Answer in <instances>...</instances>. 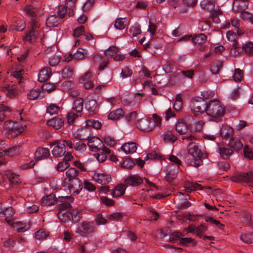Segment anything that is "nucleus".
Wrapping results in <instances>:
<instances>
[{
  "mask_svg": "<svg viewBox=\"0 0 253 253\" xmlns=\"http://www.w3.org/2000/svg\"><path fill=\"white\" fill-rule=\"evenodd\" d=\"M240 17L243 20L248 21L253 24V14L247 11L241 12Z\"/></svg>",
  "mask_w": 253,
  "mask_h": 253,
  "instance_id": "obj_41",
  "label": "nucleus"
},
{
  "mask_svg": "<svg viewBox=\"0 0 253 253\" xmlns=\"http://www.w3.org/2000/svg\"><path fill=\"white\" fill-rule=\"evenodd\" d=\"M98 151V153L95 156L99 163L104 162L106 160L107 155L111 153L110 150L104 145Z\"/></svg>",
  "mask_w": 253,
  "mask_h": 253,
  "instance_id": "obj_14",
  "label": "nucleus"
},
{
  "mask_svg": "<svg viewBox=\"0 0 253 253\" xmlns=\"http://www.w3.org/2000/svg\"><path fill=\"white\" fill-rule=\"evenodd\" d=\"M121 149L126 154H131L136 152L137 147L136 144L134 142H129L123 144Z\"/></svg>",
  "mask_w": 253,
  "mask_h": 253,
  "instance_id": "obj_26",
  "label": "nucleus"
},
{
  "mask_svg": "<svg viewBox=\"0 0 253 253\" xmlns=\"http://www.w3.org/2000/svg\"><path fill=\"white\" fill-rule=\"evenodd\" d=\"M84 100L82 98H77L74 101L72 109L77 113H80L83 109Z\"/></svg>",
  "mask_w": 253,
  "mask_h": 253,
  "instance_id": "obj_29",
  "label": "nucleus"
},
{
  "mask_svg": "<svg viewBox=\"0 0 253 253\" xmlns=\"http://www.w3.org/2000/svg\"><path fill=\"white\" fill-rule=\"evenodd\" d=\"M218 152L220 156L224 159H227L233 154L232 149L222 144L218 145Z\"/></svg>",
  "mask_w": 253,
  "mask_h": 253,
  "instance_id": "obj_17",
  "label": "nucleus"
},
{
  "mask_svg": "<svg viewBox=\"0 0 253 253\" xmlns=\"http://www.w3.org/2000/svg\"><path fill=\"white\" fill-rule=\"evenodd\" d=\"M240 239L247 244L253 243V233L242 234L240 236Z\"/></svg>",
  "mask_w": 253,
  "mask_h": 253,
  "instance_id": "obj_51",
  "label": "nucleus"
},
{
  "mask_svg": "<svg viewBox=\"0 0 253 253\" xmlns=\"http://www.w3.org/2000/svg\"><path fill=\"white\" fill-rule=\"evenodd\" d=\"M143 183V179L137 174H131L124 181V183L127 187L129 186H137Z\"/></svg>",
  "mask_w": 253,
  "mask_h": 253,
  "instance_id": "obj_8",
  "label": "nucleus"
},
{
  "mask_svg": "<svg viewBox=\"0 0 253 253\" xmlns=\"http://www.w3.org/2000/svg\"><path fill=\"white\" fill-rule=\"evenodd\" d=\"M233 134V128L229 126H225L220 129V135L223 137H230Z\"/></svg>",
  "mask_w": 253,
  "mask_h": 253,
  "instance_id": "obj_32",
  "label": "nucleus"
},
{
  "mask_svg": "<svg viewBox=\"0 0 253 253\" xmlns=\"http://www.w3.org/2000/svg\"><path fill=\"white\" fill-rule=\"evenodd\" d=\"M86 107L88 109V111L93 112L97 107L96 101L94 99H91L89 100L85 104Z\"/></svg>",
  "mask_w": 253,
  "mask_h": 253,
  "instance_id": "obj_54",
  "label": "nucleus"
},
{
  "mask_svg": "<svg viewBox=\"0 0 253 253\" xmlns=\"http://www.w3.org/2000/svg\"><path fill=\"white\" fill-rule=\"evenodd\" d=\"M92 178L96 182L102 185L107 184L111 180V175L104 172H95L94 173Z\"/></svg>",
  "mask_w": 253,
  "mask_h": 253,
  "instance_id": "obj_7",
  "label": "nucleus"
},
{
  "mask_svg": "<svg viewBox=\"0 0 253 253\" xmlns=\"http://www.w3.org/2000/svg\"><path fill=\"white\" fill-rule=\"evenodd\" d=\"M59 111V107L54 104H50L46 109V113L49 114L50 115L57 114Z\"/></svg>",
  "mask_w": 253,
  "mask_h": 253,
  "instance_id": "obj_46",
  "label": "nucleus"
},
{
  "mask_svg": "<svg viewBox=\"0 0 253 253\" xmlns=\"http://www.w3.org/2000/svg\"><path fill=\"white\" fill-rule=\"evenodd\" d=\"M4 174L12 184H17L20 181L19 175L12 172L10 170H5Z\"/></svg>",
  "mask_w": 253,
  "mask_h": 253,
  "instance_id": "obj_30",
  "label": "nucleus"
},
{
  "mask_svg": "<svg viewBox=\"0 0 253 253\" xmlns=\"http://www.w3.org/2000/svg\"><path fill=\"white\" fill-rule=\"evenodd\" d=\"M207 114L215 122H220L225 114V109L221 103L216 99L210 100L205 106Z\"/></svg>",
  "mask_w": 253,
  "mask_h": 253,
  "instance_id": "obj_2",
  "label": "nucleus"
},
{
  "mask_svg": "<svg viewBox=\"0 0 253 253\" xmlns=\"http://www.w3.org/2000/svg\"><path fill=\"white\" fill-rule=\"evenodd\" d=\"M4 127L11 137H15L20 135L25 130V126L17 122L7 121L4 122Z\"/></svg>",
  "mask_w": 253,
  "mask_h": 253,
  "instance_id": "obj_5",
  "label": "nucleus"
},
{
  "mask_svg": "<svg viewBox=\"0 0 253 253\" xmlns=\"http://www.w3.org/2000/svg\"><path fill=\"white\" fill-rule=\"evenodd\" d=\"M161 119L154 114L153 118H143L138 120L136 123L137 127L144 132H150L154 130L156 126H160Z\"/></svg>",
  "mask_w": 253,
  "mask_h": 253,
  "instance_id": "obj_4",
  "label": "nucleus"
},
{
  "mask_svg": "<svg viewBox=\"0 0 253 253\" xmlns=\"http://www.w3.org/2000/svg\"><path fill=\"white\" fill-rule=\"evenodd\" d=\"M73 148L77 152L82 153L84 152L86 149V146L85 144L82 141H78L74 144Z\"/></svg>",
  "mask_w": 253,
  "mask_h": 253,
  "instance_id": "obj_49",
  "label": "nucleus"
},
{
  "mask_svg": "<svg viewBox=\"0 0 253 253\" xmlns=\"http://www.w3.org/2000/svg\"><path fill=\"white\" fill-rule=\"evenodd\" d=\"M38 33L36 31L30 30L24 37L23 41L25 42H33L36 41L38 37Z\"/></svg>",
  "mask_w": 253,
  "mask_h": 253,
  "instance_id": "obj_31",
  "label": "nucleus"
},
{
  "mask_svg": "<svg viewBox=\"0 0 253 253\" xmlns=\"http://www.w3.org/2000/svg\"><path fill=\"white\" fill-rule=\"evenodd\" d=\"M41 94V90L39 89H31L27 94L28 98L29 100H33L37 99Z\"/></svg>",
  "mask_w": 253,
  "mask_h": 253,
  "instance_id": "obj_44",
  "label": "nucleus"
},
{
  "mask_svg": "<svg viewBox=\"0 0 253 253\" xmlns=\"http://www.w3.org/2000/svg\"><path fill=\"white\" fill-rule=\"evenodd\" d=\"M187 124L183 119L179 120L176 124V130L180 135L185 134L188 131Z\"/></svg>",
  "mask_w": 253,
  "mask_h": 253,
  "instance_id": "obj_22",
  "label": "nucleus"
},
{
  "mask_svg": "<svg viewBox=\"0 0 253 253\" xmlns=\"http://www.w3.org/2000/svg\"><path fill=\"white\" fill-rule=\"evenodd\" d=\"M60 21L58 17L55 15H51L47 19L46 25L48 27H54L58 26Z\"/></svg>",
  "mask_w": 253,
  "mask_h": 253,
  "instance_id": "obj_33",
  "label": "nucleus"
},
{
  "mask_svg": "<svg viewBox=\"0 0 253 253\" xmlns=\"http://www.w3.org/2000/svg\"><path fill=\"white\" fill-rule=\"evenodd\" d=\"M7 222L18 232H24L30 227L29 224L26 222H22L21 221L12 222L9 219L7 220Z\"/></svg>",
  "mask_w": 253,
  "mask_h": 253,
  "instance_id": "obj_10",
  "label": "nucleus"
},
{
  "mask_svg": "<svg viewBox=\"0 0 253 253\" xmlns=\"http://www.w3.org/2000/svg\"><path fill=\"white\" fill-rule=\"evenodd\" d=\"M243 48L245 52L249 54H253V42H249L243 45Z\"/></svg>",
  "mask_w": 253,
  "mask_h": 253,
  "instance_id": "obj_53",
  "label": "nucleus"
},
{
  "mask_svg": "<svg viewBox=\"0 0 253 253\" xmlns=\"http://www.w3.org/2000/svg\"><path fill=\"white\" fill-rule=\"evenodd\" d=\"M124 113L122 108H118L111 111L108 115V119L111 120H116L123 117Z\"/></svg>",
  "mask_w": 253,
  "mask_h": 253,
  "instance_id": "obj_28",
  "label": "nucleus"
},
{
  "mask_svg": "<svg viewBox=\"0 0 253 253\" xmlns=\"http://www.w3.org/2000/svg\"><path fill=\"white\" fill-rule=\"evenodd\" d=\"M130 34L133 37L139 35L141 31L139 25L132 26L129 29Z\"/></svg>",
  "mask_w": 253,
  "mask_h": 253,
  "instance_id": "obj_62",
  "label": "nucleus"
},
{
  "mask_svg": "<svg viewBox=\"0 0 253 253\" xmlns=\"http://www.w3.org/2000/svg\"><path fill=\"white\" fill-rule=\"evenodd\" d=\"M102 144V140L98 137H90L88 139L87 145L92 151H96L100 149Z\"/></svg>",
  "mask_w": 253,
  "mask_h": 253,
  "instance_id": "obj_12",
  "label": "nucleus"
},
{
  "mask_svg": "<svg viewBox=\"0 0 253 253\" xmlns=\"http://www.w3.org/2000/svg\"><path fill=\"white\" fill-rule=\"evenodd\" d=\"M14 26L15 30L22 31L25 28V22L22 19H17L15 21Z\"/></svg>",
  "mask_w": 253,
  "mask_h": 253,
  "instance_id": "obj_52",
  "label": "nucleus"
},
{
  "mask_svg": "<svg viewBox=\"0 0 253 253\" xmlns=\"http://www.w3.org/2000/svg\"><path fill=\"white\" fill-rule=\"evenodd\" d=\"M119 49L117 47L112 46L105 51V54L106 56H111L117 53Z\"/></svg>",
  "mask_w": 253,
  "mask_h": 253,
  "instance_id": "obj_63",
  "label": "nucleus"
},
{
  "mask_svg": "<svg viewBox=\"0 0 253 253\" xmlns=\"http://www.w3.org/2000/svg\"><path fill=\"white\" fill-rule=\"evenodd\" d=\"M65 145L63 144L58 143L54 147L52 153L54 157L58 158L61 157L65 154Z\"/></svg>",
  "mask_w": 253,
  "mask_h": 253,
  "instance_id": "obj_19",
  "label": "nucleus"
},
{
  "mask_svg": "<svg viewBox=\"0 0 253 253\" xmlns=\"http://www.w3.org/2000/svg\"><path fill=\"white\" fill-rule=\"evenodd\" d=\"M11 109L7 106H5L1 104L0 105V121L2 122L4 120L5 118V114L4 112H10Z\"/></svg>",
  "mask_w": 253,
  "mask_h": 253,
  "instance_id": "obj_55",
  "label": "nucleus"
},
{
  "mask_svg": "<svg viewBox=\"0 0 253 253\" xmlns=\"http://www.w3.org/2000/svg\"><path fill=\"white\" fill-rule=\"evenodd\" d=\"M72 197H67L65 198V200L67 199L69 201H65V202L62 203L59 205V209H60V211H59L57 213V216L59 219L61 220H63V219L61 218V215H63L64 211L65 210L69 209L71 208V205L70 204V202L72 201ZM64 213L69 214L70 213H67V212H65Z\"/></svg>",
  "mask_w": 253,
  "mask_h": 253,
  "instance_id": "obj_16",
  "label": "nucleus"
},
{
  "mask_svg": "<svg viewBox=\"0 0 253 253\" xmlns=\"http://www.w3.org/2000/svg\"><path fill=\"white\" fill-rule=\"evenodd\" d=\"M229 145L235 149H241L243 147V144L237 137L231 138L229 142Z\"/></svg>",
  "mask_w": 253,
  "mask_h": 253,
  "instance_id": "obj_35",
  "label": "nucleus"
},
{
  "mask_svg": "<svg viewBox=\"0 0 253 253\" xmlns=\"http://www.w3.org/2000/svg\"><path fill=\"white\" fill-rule=\"evenodd\" d=\"M126 187L125 183L118 185L111 191V194L115 198L121 196L124 194Z\"/></svg>",
  "mask_w": 253,
  "mask_h": 253,
  "instance_id": "obj_23",
  "label": "nucleus"
},
{
  "mask_svg": "<svg viewBox=\"0 0 253 253\" xmlns=\"http://www.w3.org/2000/svg\"><path fill=\"white\" fill-rule=\"evenodd\" d=\"M232 180L236 182H245L251 180V173H243L233 176Z\"/></svg>",
  "mask_w": 253,
  "mask_h": 253,
  "instance_id": "obj_20",
  "label": "nucleus"
},
{
  "mask_svg": "<svg viewBox=\"0 0 253 253\" xmlns=\"http://www.w3.org/2000/svg\"><path fill=\"white\" fill-rule=\"evenodd\" d=\"M132 71L127 67L124 68L121 72V76L123 78L130 77L132 74Z\"/></svg>",
  "mask_w": 253,
  "mask_h": 253,
  "instance_id": "obj_64",
  "label": "nucleus"
},
{
  "mask_svg": "<svg viewBox=\"0 0 253 253\" xmlns=\"http://www.w3.org/2000/svg\"><path fill=\"white\" fill-rule=\"evenodd\" d=\"M244 74L243 71L240 69H236L233 75V80L236 82H241L243 78Z\"/></svg>",
  "mask_w": 253,
  "mask_h": 253,
  "instance_id": "obj_45",
  "label": "nucleus"
},
{
  "mask_svg": "<svg viewBox=\"0 0 253 253\" xmlns=\"http://www.w3.org/2000/svg\"><path fill=\"white\" fill-rule=\"evenodd\" d=\"M184 142H188L187 147V155L185 158V163L190 166L198 168L203 165L201 150L197 144L193 141L197 140L196 136L193 134L182 137Z\"/></svg>",
  "mask_w": 253,
  "mask_h": 253,
  "instance_id": "obj_1",
  "label": "nucleus"
},
{
  "mask_svg": "<svg viewBox=\"0 0 253 253\" xmlns=\"http://www.w3.org/2000/svg\"><path fill=\"white\" fill-rule=\"evenodd\" d=\"M21 92L20 90L15 85H12L11 88L9 89L6 95L9 98H14L16 97Z\"/></svg>",
  "mask_w": 253,
  "mask_h": 253,
  "instance_id": "obj_39",
  "label": "nucleus"
},
{
  "mask_svg": "<svg viewBox=\"0 0 253 253\" xmlns=\"http://www.w3.org/2000/svg\"><path fill=\"white\" fill-rule=\"evenodd\" d=\"M182 105L183 103L181 95L180 94H177L173 104V108L176 111H179L181 109Z\"/></svg>",
  "mask_w": 253,
  "mask_h": 253,
  "instance_id": "obj_48",
  "label": "nucleus"
},
{
  "mask_svg": "<svg viewBox=\"0 0 253 253\" xmlns=\"http://www.w3.org/2000/svg\"><path fill=\"white\" fill-rule=\"evenodd\" d=\"M226 37L232 46L237 45L238 42L236 41L237 35L235 32L232 31H229L226 33Z\"/></svg>",
  "mask_w": 253,
  "mask_h": 253,
  "instance_id": "obj_36",
  "label": "nucleus"
},
{
  "mask_svg": "<svg viewBox=\"0 0 253 253\" xmlns=\"http://www.w3.org/2000/svg\"><path fill=\"white\" fill-rule=\"evenodd\" d=\"M177 171H169L165 175V179L169 182L171 183L177 177Z\"/></svg>",
  "mask_w": 253,
  "mask_h": 253,
  "instance_id": "obj_61",
  "label": "nucleus"
},
{
  "mask_svg": "<svg viewBox=\"0 0 253 253\" xmlns=\"http://www.w3.org/2000/svg\"><path fill=\"white\" fill-rule=\"evenodd\" d=\"M24 10L29 16L34 17L37 15L38 9L31 5H27L25 6Z\"/></svg>",
  "mask_w": 253,
  "mask_h": 253,
  "instance_id": "obj_43",
  "label": "nucleus"
},
{
  "mask_svg": "<svg viewBox=\"0 0 253 253\" xmlns=\"http://www.w3.org/2000/svg\"><path fill=\"white\" fill-rule=\"evenodd\" d=\"M207 40V36L204 34H200L194 36L192 38V42L195 44H201L205 42Z\"/></svg>",
  "mask_w": 253,
  "mask_h": 253,
  "instance_id": "obj_38",
  "label": "nucleus"
},
{
  "mask_svg": "<svg viewBox=\"0 0 253 253\" xmlns=\"http://www.w3.org/2000/svg\"><path fill=\"white\" fill-rule=\"evenodd\" d=\"M249 5L248 0H235L233 4L232 9L235 12L244 11Z\"/></svg>",
  "mask_w": 253,
  "mask_h": 253,
  "instance_id": "obj_11",
  "label": "nucleus"
},
{
  "mask_svg": "<svg viewBox=\"0 0 253 253\" xmlns=\"http://www.w3.org/2000/svg\"><path fill=\"white\" fill-rule=\"evenodd\" d=\"M91 131L87 127H84L78 129L74 133L75 138L80 140H86L90 138Z\"/></svg>",
  "mask_w": 253,
  "mask_h": 253,
  "instance_id": "obj_9",
  "label": "nucleus"
},
{
  "mask_svg": "<svg viewBox=\"0 0 253 253\" xmlns=\"http://www.w3.org/2000/svg\"><path fill=\"white\" fill-rule=\"evenodd\" d=\"M95 227L91 222H83L76 232L82 236H86L95 232Z\"/></svg>",
  "mask_w": 253,
  "mask_h": 253,
  "instance_id": "obj_6",
  "label": "nucleus"
},
{
  "mask_svg": "<svg viewBox=\"0 0 253 253\" xmlns=\"http://www.w3.org/2000/svg\"><path fill=\"white\" fill-rule=\"evenodd\" d=\"M60 60L61 57L60 56L54 55L49 58L48 63L51 66H55L59 64Z\"/></svg>",
  "mask_w": 253,
  "mask_h": 253,
  "instance_id": "obj_59",
  "label": "nucleus"
},
{
  "mask_svg": "<svg viewBox=\"0 0 253 253\" xmlns=\"http://www.w3.org/2000/svg\"><path fill=\"white\" fill-rule=\"evenodd\" d=\"M73 55L74 57L77 59H84L87 57V52L82 48H80Z\"/></svg>",
  "mask_w": 253,
  "mask_h": 253,
  "instance_id": "obj_42",
  "label": "nucleus"
},
{
  "mask_svg": "<svg viewBox=\"0 0 253 253\" xmlns=\"http://www.w3.org/2000/svg\"><path fill=\"white\" fill-rule=\"evenodd\" d=\"M48 236V233H46L44 230L42 229L37 231L35 233V238L36 239L39 240L45 239Z\"/></svg>",
  "mask_w": 253,
  "mask_h": 253,
  "instance_id": "obj_57",
  "label": "nucleus"
},
{
  "mask_svg": "<svg viewBox=\"0 0 253 253\" xmlns=\"http://www.w3.org/2000/svg\"><path fill=\"white\" fill-rule=\"evenodd\" d=\"M57 200L54 195L50 194L45 197H43L41 200V205L42 206H50L56 204Z\"/></svg>",
  "mask_w": 253,
  "mask_h": 253,
  "instance_id": "obj_25",
  "label": "nucleus"
},
{
  "mask_svg": "<svg viewBox=\"0 0 253 253\" xmlns=\"http://www.w3.org/2000/svg\"><path fill=\"white\" fill-rule=\"evenodd\" d=\"M185 188L187 190H198L203 189V187L201 185L199 184L196 182H187L185 184Z\"/></svg>",
  "mask_w": 253,
  "mask_h": 253,
  "instance_id": "obj_40",
  "label": "nucleus"
},
{
  "mask_svg": "<svg viewBox=\"0 0 253 253\" xmlns=\"http://www.w3.org/2000/svg\"><path fill=\"white\" fill-rule=\"evenodd\" d=\"M205 105L203 101L194 100L191 103L190 107L193 113H201L203 112L202 107H204Z\"/></svg>",
  "mask_w": 253,
  "mask_h": 253,
  "instance_id": "obj_24",
  "label": "nucleus"
},
{
  "mask_svg": "<svg viewBox=\"0 0 253 253\" xmlns=\"http://www.w3.org/2000/svg\"><path fill=\"white\" fill-rule=\"evenodd\" d=\"M106 219L101 213L98 214L95 218L96 224L98 225H104L107 222Z\"/></svg>",
  "mask_w": 253,
  "mask_h": 253,
  "instance_id": "obj_56",
  "label": "nucleus"
},
{
  "mask_svg": "<svg viewBox=\"0 0 253 253\" xmlns=\"http://www.w3.org/2000/svg\"><path fill=\"white\" fill-rule=\"evenodd\" d=\"M92 63L94 65H99L98 69L100 71H102L108 64V60L104 59L102 56L99 55H95L92 58Z\"/></svg>",
  "mask_w": 253,
  "mask_h": 253,
  "instance_id": "obj_15",
  "label": "nucleus"
},
{
  "mask_svg": "<svg viewBox=\"0 0 253 253\" xmlns=\"http://www.w3.org/2000/svg\"><path fill=\"white\" fill-rule=\"evenodd\" d=\"M21 152V147L19 146H13L5 151V153L9 156H13L19 155Z\"/></svg>",
  "mask_w": 253,
  "mask_h": 253,
  "instance_id": "obj_37",
  "label": "nucleus"
},
{
  "mask_svg": "<svg viewBox=\"0 0 253 253\" xmlns=\"http://www.w3.org/2000/svg\"><path fill=\"white\" fill-rule=\"evenodd\" d=\"M127 19L126 18H117L114 23V27L116 29L122 30L126 26Z\"/></svg>",
  "mask_w": 253,
  "mask_h": 253,
  "instance_id": "obj_34",
  "label": "nucleus"
},
{
  "mask_svg": "<svg viewBox=\"0 0 253 253\" xmlns=\"http://www.w3.org/2000/svg\"><path fill=\"white\" fill-rule=\"evenodd\" d=\"M86 125L96 129H99L101 127V124L98 121L93 119H88L86 121Z\"/></svg>",
  "mask_w": 253,
  "mask_h": 253,
  "instance_id": "obj_47",
  "label": "nucleus"
},
{
  "mask_svg": "<svg viewBox=\"0 0 253 253\" xmlns=\"http://www.w3.org/2000/svg\"><path fill=\"white\" fill-rule=\"evenodd\" d=\"M70 166L69 163L65 161H61L59 162L56 166V170L58 171L62 172Z\"/></svg>",
  "mask_w": 253,
  "mask_h": 253,
  "instance_id": "obj_58",
  "label": "nucleus"
},
{
  "mask_svg": "<svg viewBox=\"0 0 253 253\" xmlns=\"http://www.w3.org/2000/svg\"><path fill=\"white\" fill-rule=\"evenodd\" d=\"M79 171L74 168H69L65 172V181L70 182L68 186L70 193L79 194L82 189L81 181L77 177Z\"/></svg>",
  "mask_w": 253,
  "mask_h": 253,
  "instance_id": "obj_3",
  "label": "nucleus"
},
{
  "mask_svg": "<svg viewBox=\"0 0 253 253\" xmlns=\"http://www.w3.org/2000/svg\"><path fill=\"white\" fill-rule=\"evenodd\" d=\"M51 75V69L46 67L40 71L38 75V81L44 82L47 80Z\"/></svg>",
  "mask_w": 253,
  "mask_h": 253,
  "instance_id": "obj_21",
  "label": "nucleus"
},
{
  "mask_svg": "<svg viewBox=\"0 0 253 253\" xmlns=\"http://www.w3.org/2000/svg\"><path fill=\"white\" fill-rule=\"evenodd\" d=\"M179 244L183 246H187L188 244H191L192 246H195L197 244L196 241L191 238H182L179 241Z\"/></svg>",
  "mask_w": 253,
  "mask_h": 253,
  "instance_id": "obj_50",
  "label": "nucleus"
},
{
  "mask_svg": "<svg viewBox=\"0 0 253 253\" xmlns=\"http://www.w3.org/2000/svg\"><path fill=\"white\" fill-rule=\"evenodd\" d=\"M46 124L55 129H59L64 125V121L60 118L55 117L47 121Z\"/></svg>",
  "mask_w": 253,
  "mask_h": 253,
  "instance_id": "obj_18",
  "label": "nucleus"
},
{
  "mask_svg": "<svg viewBox=\"0 0 253 253\" xmlns=\"http://www.w3.org/2000/svg\"><path fill=\"white\" fill-rule=\"evenodd\" d=\"M50 155L49 150L48 148L39 147L35 153V160L38 161L48 157Z\"/></svg>",
  "mask_w": 253,
  "mask_h": 253,
  "instance_id": "obj_13",
  "label": "nucleus"
},
{
  "mask_svg": "<svg viewBox=\"0 0 253 253\" xmlns=\"http://www.w3.org/2000/svg\"><path fill=\"white\" fill-rule=\"evenodd\" d=\"M200 5L202 9L211 11L215 8V2L214 0H203Z\"/></svg>",
  "mask_w": 253,
  "mask_h": 253,
  "instance_id": "obj_27",
  "label": "nucleus"
},
{
  "mask_svg": "<svg viewBox=\"0 0 253 253\" xmlns=\"http://www.w3.org/2000/svg\"><path fill=\"white\" fill-rule=\"evenodd\" d=\"M134 166V163L130 159H126L121 164L122 168L131 169Z\"/></svg>",
  "mask_w": 253,
  "mask_h": 253,
  "instance_id": "obj_60",
  "label": "nucleus"
}]
</instances>
